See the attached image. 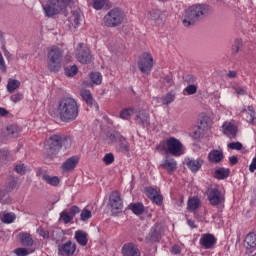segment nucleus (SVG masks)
<instances>
[{
	"label": "nucleus",
	"instance_id": "nucleus-1",
	"mask_svg": "<svg viewBox=\"0 0 256 256\" xmlns=\"http://www.w3.org/2000/svg\"><path fill=\"white\" fill-rule=\"evenodd\" d=\"M56 111L62 123H71L79 117V104L72 97H64L58 101Z\"/></svg>",
	"mask_w": 256,
	"mask_h": 256
},
{
	"label": "nucleus",
	"instance_id": "nucleus-2",
	"mask_svg": "<svg viewBox=\"0 0 256 256\" xmlns=\"http://www.w3.org/2000/svg\"><path fill=\"white\" fill-rule=\"evenodd\" d=\"M209 15V6L203 4H196L186 9L182 16V23L184 27H191L203 17Z\"/></svg>",
	"mask_w": 256,
	"mask_h": 256
},
{
	"label": "nucleus",
	"instance_id": "nucleus-3",
	"mask_svg": "<svg viewBox=\"0 0 256 256\" xmlns=\"http://www.w3.org/2000/svg\"><path fill=\"white\" fill-rule=\"evenodd\" d=\"M69 149L71 147V138L61 134H54L49 137L46 144V150L49 155H57L61 148Z\"/></svg>",
	"mask_w": 256,
	"mask_h": 256
},
{
	"label": "nucleus",
	"instance_id": "nucleus-4",
	"mask_svg": "<svg viewBox=\"0 0 256 256\" xmlns=\"http://www.w3.org/2000/svg\"><path fill=\"white\" fill-rule=\"evenodd\" d=\"M157 151L161 153H169L173 155V157H181V155H185V150L183 149V143L179 141V139L175 137H170L165 141H162L157 147Z\"/></svg>",
	"mask_w": 256,
	"mask_h": 256
},
{
	"label": "nucleus",
	"instance_id": "nucleus-5",
	"mask_svg": "<svg viewBox=\"0 0 256 256\" xmlns=\"http://www.w3.org/2000/svg\"><path fill=\"white\" fill-rule=\"evenodd\" d=\"M124 21L125 12L121 8L111 9L103 18L105 27H109L110 29H115V27L123 25Z\"/></svg>",
	"mask_w": 256,
	"mask_h": 256
},
{
	"label": "nucleus",
	"instance_id": "nucleus-6",
	"mask_svg": "<svg viewBox=\"0 0 256 256\" xmlns=\"http://www.w3.org/2000/svg\"><path fill=\"white\" fill-rule=\"evenodd\" d=\"M69 5H73V0H49V3L44 6V13L46 17H53L59 15Z\"/></svg>",
	"mask_w": 256,
	"mask_h": 256
},
{
	"label": "nucleus",
	"instance_id": "nucleus-7",
	"mask_svg": "<svg viewBox=\"0 0 256 256\" xmlns=\"http://www.w3.org/2000/svg\"><path fill=\"white\" fill-rule=\"evenodd\" d=\"M109 205L113 215H119L123 212V199H121V193L114 191L110 194Z\"/></svg>",
	"mask_w": 256,
	"mask_h": 256
},
{
	"label": "nucleus",
	"instance_id": "nucleus-8",
	"mask_svg": "<svg viewBox=\"0 0 256 256\" xmlns=\"http://www.w3.org/2000/svg\"><path fill=\"white\" fill-rule=\"evenodd\" d=\"M207 198L210 205H212V207H217V205H221V203L225 202V196L221 194V191H219V188L208 189Z\"/></svg>",
	"mask_w": 256,
	"mask_h": 256
},
{
	"label": "nucleus",
	"instance_id": "nucleus-9",
	"mask_svg": "<svg viewBox=\"0 0 256 256\" xmlns=\"http://www.w3.org/2000/svg\"><path fill=\"white\" fill-rule=\"evenodd\" d=\"M36 175L37 177L42 179V181H45V183H47L48 185H51L52 187H57V185H59V183L61 182V180H59V177L50 176L47 173V170H43L41 168H37Z\"/></svg>",
	"mask_w": 256,
	"mask_h": 256
},
{
	"label": "nucleus",
	"instance_id": "nucleus-10",
	"mask_svg": "<svg viewBox=\"0 0 256 256\" xmlns=\"http://www.w3.org/2000/svg\"><path fill=\"white\" fill-rule=\"evenodd\" d=\"M77 60L79 63H82V65H87V63H91V50L89 48L84 47L83 44H79V48L77 49Z\"/></svg>",
	"mask_w": 256,
	"mask_h": 256
},
{
	"label": "nucleus",
	"instance_id": "nucleus-11",
	"mask_svg": "<svg viewBox=\"0 0 256 256\" xmlns=\"http://www.w3.org/2000/svg\"><path fill=\"white\" fill-rule=\"evenodd\" d=\"M75 251H77V245L71 241L58 245L59 256H73Z\"/></svg>",
	"mask_w": 256,
	"mask_h": 256
},
{
	"label": "nucleus",
	"instance_id": "nucleus-12",
	"mask_svg": "<svg viewBox=\"0 0 256 256\" xmlns=\"http://www.w3.org/2000/svg\"><path fill=\"white\" fill-rule=\"evenodd\" d=\"M121 253L123 256H141V250L133 242L126 243L122 246Z\"/></svg>",
	"mask_w": 256,
	"mask_h": 256
},
{
	"label": "nucleus",
	"instance_id": "nucleus-13",
	"mask_svg": "<svg viewBox=\"0 0 256 256\" xmlns=\"http://www.w3.org/2000/svg\"><path fill=\"white\" fill-rule=\"evenodd\" d=\"M203 159L198 158V159H194V158H185L184 160V164L186 165V167H188V169H190V171L192 173H197L201 167H203Z\"/></svg>",
	"mask_w": 256,
	"mask_h": 256
},
{
	"label": "nucleus",
	"instance_id": "nucleus-14",
	"mask_svg": "<svg viewBox=\"0 0 256 256\" xmlns=\"http://www.w3.org/2000/svg\"><path fill=\"white\" fill-rule=\"evenodd\" d=\"M161 241V227L154 225L146 236V243H159Z\"/></svg>",
	"mask_w": 256,
	"mask_h": 256
},
{
	"label": "nucleus",
	"instance_id": "nucleus-15",
	"mask_svg": "<svg viewBox=\"0 0 256 256\" xmlns=\"http://www.w3.org/2000/svg\"><path fill=\"white\" fill-rule=\"evenodd\" d=\"M199 243L203 249H213L217 243V238L213 234H203Z\"/></svg>",
	"mask_w": 256,
	"mask_h": 256
},
{
	"label": "nucleus",
	"instance_id": "nucleus-16",
	"mask_svg": "<svg viewBox=\"0 0 256 256\" xmlns=\"http://www.w3.org/2000/svg\"><path fill=\"white\" fill-rule=\"evenodd\" d=\"M244 247L248 253H253L256 249V233L250 232L244 239Z\"/></svg>",
	"mask_w": 256,
	"mask_h": 256
},
{
	"label": "nucleus",
	"instance_id": "nucleus-17",
	"mask_svg": "<svg viewBox=\"0 0 256 256\" xmlns=\"http://www.w3.org/2000/svg\"><path fill=\"white\" fill-rule=\"evenodd\" d=\"M50 63H59L63 59V52L57 46H52L48 52Z\"/></svg>",
	"mask_w": 256,
	"mask_h": 256
},
{
	"label": "nucleus",
	"instance_id": "nucleus-18",
	"mask_svg": "<svg viewBox=\"0 0 256 256\" xmlns=\"http://www.w3.org/2000/svg\"><path fill=\"white\" fill-rule=\"evenodd\" d=\"M222 132L224 135H227L229 139H235L237 137V126L232 122H224Z\"/></svg>",
	"mask_w": 256,
	"mask_h": 256
},
{
	"label": "nucleus",
	"instance_id": "nucleus-19",
	"mask_svg": "<svg viewBox=\"0 0 256 256\" xmlns=\"http://www.w3.org/2000/svg\"><path fill=\"white\" fill-rule=\"evenodd\" d=\"M137 125H142V127H149L151 122L149 120V113H146L145 110H140L135 117Z\"/></svg>",
	"mask_w": 256,
	"mask_h": 256
},
{
	"label": "nucleus",
	"instance_id": "nucleus-20",
	"mask_svg": "<svg viewBox=\"0 0 256 256\" xmlns=\"http://www.w3.org/2000/svg\"><path fill=\"white\" fill-rule=\"evenodd\" d=\"M80 95L83 101H85V103L88 105V107H96V109H99V105L97 104V102H95V99H93L91 91L83 89L81 90Z\"/></svg>",
	"mask_w": 256,
	"mask_h": 256
},
{
	"label": "nucleus",
	"instance_id": "nucleus-21",
	"mask_svg": "<svg viewBox=\"0 0 256 256\" xmlns=\"http://www.w3.org/2000/svg\"><path fill=\"white\" fill-rule=\"evenodd\" d=\"M79 164V157L77 156H72L68 158L62 165V171L64 173H68V171H73L75 167Z\"/></svg>",
	"mask_w": 256,
	"mask_h": 256
},
{
	"label": "nucleus",
	"instance_id": "nucleus-22",
	"mask_svg": "<svg viewBox=\"0 0 256 256\" xmlns=\"http://www.w3.org/2000/svg\"><path fill=\"white\" fill-rule=\"evenodd\" d=\"M163 169H166L169 174L177 171V160L172 157L167 156L162 162Z\"/></svg>",
	"mask_w": 256,
	"mask_h": 256
},
{
	"label": "nucleus",
	"instance_id": "nucleus-23",
	"mask_svg": "<svg viewBox=\"0 0 256 256\" xmlns=\"http://www.w3.org/2000/svg\"><path fill=\"white\" fill-rule=\"evenodd\" d=\"M225 159L223 150H211L208 154V161L210 163H221Z\"/></svg>",
	"mask_w": 256,
	"mask_h": 256
},
{
	"label": "nucleus",
	"instance_id": "nucleus-24",
	"mask_svg": "<svg viewBox=\"0 0 256 256\" xmlns=\"http://www.w3.org/2000/svg\"><path fill=\"white\" fill-rule=\"evenodd\" d=\"M231 175V170L225 167L216 168L213 174L214 179H218V181H223V179H227Z\"/></svg>",
	"mask_w": 256,
	"mask_h": 256
},
{
	"label": "nucleus",
	"instance_id": "nucleus-25",
	"mask_svg": "<svg viewBox=\"0 0 256 256\" xmlns=\"http://www.w3.org/2000/svg\"><path fill=\"white\" fill-rule=\"evenodd\" d=\"M19 239L24 247H33V238L31 237V234L27 232H21L19 234Z\"/></svg>",
	"mask_w": 256,
	"mask_h": 256
},
{
	"label": "nucleus",
	"instance_id": "nucleus-26",
	"mask_svg": "<svg viewBox=\"0 0 256 256\" xmlns=\"http://www.w3.org/2000/svg\"><path fill=\"white\" fill-rule=\"evenodd\" d=\"M75 239L77 243H79V245H81L82 247H85V245H87L88 243L87 233L83 230H77L75 232Z\"/></svg>",
	"mask_w": 256,
	"mask_h": 256
},
{
	"label": "nucleus",
	"instance_id": "nucleus-27",
	"mask_svg": "<svg viewBox=\"0 0 256 256\" xmlns=\"http://www.w3.org/2000/svg\"><path fill=\"white\" fill-rule=\"evenodd\" d=\"M128 209H130L134 215H143L145 206L143 203H131L129 204Z\"/></svg>",
	"mask_w": 256,
	"mask_h": 256
},
{
	"label": "nucleus",
	"instance_id": "nucleus-28",
	"mask_svg": "<svg viewBox=\"0 0 256 256\" xmlns=\"http://www.w3.org/2000/svg\"><path fill=\"white\" fill-rule=\"evenodd\" d=\"M201 206V200L197 197H190L187 202V208L189 211H197Z\"/></svg>",
	"mask_w": 256,
	"mask_h": 256
},
{
	"label": "nucleus",
	"instance_id": "nucleus-29",
	"mask_svg": "<svg viewBox=\"0 0 256 256\" xmlns=\"http://www.w3.org/2000/svg\"><path fill=\"white\" fill-rule=\"evenodd\" d=\"M92 7L96 11H101V9L111 7V5L109 4V0H92Z\"/></svg>",
	"mask_w": 256,
	"mask_h": 256
},
{
	"label": "nucleus",
	"instance_id": "nucleus-30",
	"mask_svg": "<svg viewBox=\"0 0 256 256\" xmlns=\"http://www.w3.org/2000/svg\"><path fill=\"white\" fill-rule=\"evenodd\" d=\"M153 55L149 52H144L139 59V65H153Z\"/></svg>",
	"mask_w": 256,
	"mask_h": 256
},
{
	"label": "nucleus",
	"instance_id": "nucleus-31",
	"mask_svg": "<svg viewBox=\"0 0 256 256\" xmlns=\"http://www.w3.org/2000/svg\"><path fill=\"white\" fill-rule=\"evenodd\" d=\"M135 113V108H125L120 112L119 116L120 119H124V121H129V119H131V116L135 115Z\"/></svg>",
	"mask_w": 256,
	"mask_h": 256
},
{
	"label": "nucleus",
	"instance_id": "nucleus-32",
	"mask_svg": "<svg viewBox=\"0 0 256 256\" xmlns=\"http://www.w3.org/2000/svg\"><path fill=\"white\" fill-rule=\"evenodd\" d=\"M17 216L13 212H7L2 215L1 221L6 225H10V223H14Z\"/></svg>",
	"mask_w": 256,
	"mask_h": 256
},
{
	"label": "nucleus",
	"instance_id": "nucleus-33",
	"mask_svg": "<svg viewBox=\"0 0 256 256\" xmlns=\"http://www.w3.org/2000/svg\"><path fill=\"white\" fill-rule=\"evenodd\" d=\"M89 78L94 85H101L103 83V75L100 72H90Z\"/></svg>",
	"mask_w": 256,
	"mask_h": 256
},
{
	"label": "nucleus",
	"instance_id": "nucleus-34",
	"mask_svg": "<svg viewBox=\"0 0 256 256\" xmlns=\"http://www.w3.org/2000/svg\"><path fill=\"white\" fill-rule=\"evenodd\" d=\"M64 73L66 77H75L79 73V68H77V65H68L64 68Z\"/></svg>",
	"mask_w": 256,
	"mask_h": 256
},
{
	"label": "nucleus",
	"instance_id": "nucleus-35",
	"mask_svg": "<svg viewBox=\"0 0 256 256\" xmlns=\"http://www.w3.org/2000/svg\"><path fill=\"white\" fill-rule=\"evenodd\" d=\"M21 87V82L19 80H9L7 84V91L8 93H13L15 90L19 89Z\"/></svg>",
	"mask_w": 256,
	"mask_h": 256
},
{
	"label": "nucleus",
	"instance_id": "nucleus-36",
	"mask_svg": "<svg viewBox=\"0 0 256 256\" xmlns=\"http://www.w3.org/2000/svg\"><path fill=\"white\" fill-rule=\"evenodd\" d=\"M175 101V93L169 92L166 95L161 97V102L163 105H171Z\"/></svg>",
	"mask_w": 256,
	"mask_h": 256
},
{
	"label": "nucleus",
	"instance_id": "nucleus-37",
	"mask_svg": "<svg viewBox=\"0 0 256 256\" xmlns=\"http://www.w3.org/2000/svg\"><path fill=\"white\" fill-rule=\"evenodd\" d=\"M7 133L9 137H19V133H21V130L17 125H9L7 127Z\"/></svg>",
	"mask_w": 256,
	"mask_h": 256
},
{
	"label": "nucleus",
	"instance_id": "nucleus-38",
	"mask_svg": "<svg viewBox=\"0 0 256 256\" xmlns=\"http://www.w3.org/2000/svg\"><path fill=\"white\" fill-rule=\"evenodd\" d=\"M122 135L119 132H111L108 134L109 143H119V140L122 139Z\"/></svg>",
	"mask_w": 256,
	"mask_h": 256
},
{
	"label": "nucleus",
	"instance_id": "nucleus-39",
	"mask_svg": "<svg viewBox=\"0 0 256 256\" xmlns=\"http://www.w3.org/2000/svg\"><path fill=\"white\" fill-rule=\"evenodd\" d=\"M204 133H205V129H203V127L196 126L194 127V130L192 132V137H194V139H201Z\"/></svg>",
	"mask_w": 256,
	"mask_h": 256
},
{
	"label": "nucleus",
	"instance_id": "nucleus-40",
	"mask_svg": "<svg viewBox=\"0 0 256 256\" xmlns=\"http://www.w3.org/2000/svg\"><path fill=\"white\" fill-rule=\"evenodd\" d=\"M91 217H93L91 210H89L87 208L82 210V212L80 214L81 221H89V219H91Z\"/></svg>",
	"mask_w": 256,
	"mask_h": 256
},
{
	"label": "nucleus",
	"instance_id": "nucleus-41",
	"mask_svg": "<svg viewBox=\"0 0 256 256\" xmlns=\"http://www.w3.org/2000/svg\"><path fill=\"white\" fill-rule=\"evenodd\" d=\"M242 47H243V40L236 39L234 41V44L232 45V52L239 53V51H241Z\"/></svg>",
	"mask_w": 256,
	"mask_h": 256
},
{
	"label": "nucleus",
	"instance_id": "nucleus-42",
	"mask_svg": "<svg viewBox=\"0 0 256 256\" xmlns=\"http://www.w3.org/2000/svg\"><path fill=\"white\" fill-rule=\"evenodd\" d=\"M120 151H129V143L125 139V137L122 136V138L119 139L118 141Z\"/></svg>",
	"mask_w": 256,
	"mask_h": 256
},
{
	"label": "nucleus",
	"instance_id": "nucleus-43",
	"mask_svg": "<svg viewBox=\"0 0 256 256\" xmlns=\"http://www.w3.org/2000/svg\"><path fill=\"white\" fill-rule=\"evenodd\" d=\"M103 162L105 163V165H112V163H115V156L113 155V153L105 154V156L103 157Z\"/></svg>",
	"mask_w": 256,
	"mask_h": 256
},
{
	"label": "nucleus",
	"instance_id": "nucleus-44",
	"mask_svg": "<svg viewBox=\"0 0 256 256\" xmlns=\"http://www.w3.org/2000/svg\"><path fill=\"white\" fill-rule=\"evenodd\" d=\"M145 192H146V195L149 199H152V198H154L155 196H157L159 194L157 192V189H155L153 187H146Z\"/></svg>",
	"mask_w": 256,
	"mask_h": 256
},
{
	"label": "nucleus",
	"instance_id": "nucleus-45",
	"mask_svg": "<svg viewBox=\"0 0 256 256\" xmlns=\"http://www.w3.org/2000/svg\"><path fill=\"white\" fill-rule=\"evenodd\" d=\"M60 219L63 220V223L67 224V223H71L72 219H74V218L72 217V215L70 213L63 211L60 214Z\"/></svg>",
	"mask_w": 256,
	"mask_h": 256
},
{
	"label": "nucleus",
	"instance_id": "nucleus-46",
	"mask_svg": "<svg viewBox=\"0 0 256 256\" xmlns=\"http://www.w3.org/2000/svg\"><path fill=\"white\" fill-rule=\"evenodd\" d=\"M70 19L74 27H79V25L81 24V15H79V13H73Z\"/></svg>",
	"mask_w": 256,
	"mask_h": 256
},
{
	"label": "nucleus",
	"instance_id": "nucleus-47",
	"mask_svg": "<svg viewBox=\"0 0 256 256\" xmlns=\"http://www.w3.org/2000/svg\"><path fill=\"white\" fill-rule=\"evenodd\" d=\"M228 149L233 151H241L243 149V144L241 142H232L228 144Z\"/></svg>",
	"mask_w": 256,
	"mask_h": 256
},
{
	"label": "nucleus",
	"instance_id": "nucleus-48",
	"mask_svg": "<svg viewBox=\"0 0 256 256\" xmlns=\"http://www.w3.org/2000/svg\"><path fill=\"white\" fill-rule=\"evenodd\" d=\"M23 97V93L17 92L10 97V101H12V103H19V101H23Z\"/></svg>",
	"mask_w": 256,
	"mask_h": 256
},
{
	"label": "nucleus",
	"instance_id": "nucleus-49",
	"mask_svg": "<svg viewBox=\"0 0 256 256\" xmlns=\"http://www.w3.org/2000/svg\"><path fill=\"white\" fill-rule=\"evenodd\" d=\"M14 253L17 256H27L29 255V250H27V248H16Z\"/></svg>",
	"mask_w": 256,
	"mask_h": 256
},
{
	"label": "nucleus",
	"instance_id": "nucleus-50",
	"mask_svg": "<svg viewBox=\"0 0 256 256\" xmlns=\"http://www.w3.org/2000/svg\"><path fill=\"white\" fill-rule=\"evenodd\" d=\"M15 187H17V180H11L6 185V188H5L6 193L13 191V189H15Z\"/></svg>",
	"mask_w": 256,
	"mask_h": 256
},
{
	"label": "nucleus",
	"instance_id": "nucleus-51",
	"mask_svg": "<svg viewBox=\"0 0 256 256\" xmlns=\"http://www.w3.org/2000/svg\"><path fill=\"white\" fill-rule=\"evenodd\" d=\"M185 91L188 95H195L197 93V86L190 84L185 88Z\"/></svg>",
	"mask_w": 256,
	"mask_h": 256
},
{
	"label": "nucleus",
	"instance_id": "nucleus-52",
	"mask_svg": "<svg viewBox=\"0 0 256 256\" xmlns=\"http://www.w3.org/2000/svg\"><path fill=\"white\" fill-rule=\"evenodd\" d=\"M150 199L156 205H163V196H161V194H158L157 196H154L153 198Z\"/></svg>",
	"mask_w": 256,
	"mask_h": 256
},
{
	"label": "nucleus",
	"instance_id": "nucleus-53",
	"mask_svg": "<svg viewBox=\"0 0 256 256\" xmlns=\"http://www.w3.org/2000/svg\"><path fill=\"white\" fill-rule=\"evenodd\" d=\"M151 65H140L139 69L141 73H145L146 75H149L151 73Z\"/></svg>",
	"mask_w": 256,
	"mask_h": 256
},
{
	"label": "nucleus",
	"instance_id": "nucleus-54",
	"mask_svg": "<svg viewBox=\"0 0 256 256\" xmlns=\"http://www.w3.org/2000/svg\"><path fill=\"white\" fill-rule=\"evenodd\" d=\"M78 213H81V209L79 208V206H72L71 208H70V212H69V214L73 217V218H75V215H78Z\"/></svg>",
	"mask_w": 256,
	"mask_h": 256
},
{
	"label": "nucleus",
	"instance_id": "nucleus-55",
	"mask_svg": "<svg viewBox=\"0 0 256 256\" xmlns=\"http://www.w3.org/2000/svg\"><path fill=\"white\" fill-rule=\"evenodd\" d=\"M16 173H19L20 175H25V164H18L15 166Z\"/></svg>",
	"mask_w": 256,
	"mask_h": 256
},
{
	"label": "nucleus",
	"instance_id": "nucleus-56",
	"mask_svg": "<svg viewBox=\"0 0 256 256\" xmlns=\"http://www.w3.org/2000/svg\"><path fill=\"white\" fill-rule=\"evenodd\" d=\"M48 69L52 73H57V72L61 71V65H49Z\"/></svg>",
	"mask_w": 256,
	"mask_h": 256
},
{
	"label": "nucleus",
	"instance_id": "nucleus-57",
	"mask_svg": "<svg viewBox=\"0 0 256 256\" xmlns=\"http://www.w3.org/2000/svg\"><path fill=\"white\" fill-rule=\"evenodd\" d=\"M2 51L4 53V57H6V59H8V61H10V59H12V55H11V52H9V50H7V46H2Z\"/></svg>",
	"mask_w": 256,
	"mask_h": 256
},
{
	"label": "nucleus",
	"instance_id": "nucleus-58",
	"mask_svg": "<svg viewBox=\"0 0 256 256\" xmlns=\"http://www.w3.org/2000/svg\"><path fill=\"white\" fill-rule=\"evenodd\" d=\"M164 83H165L166 87H172L173 86V78H171V76H166L164 78Z\"/></svg>",
	"mask_w": 256,
	"mask_h": 256
},
{
	"label": "nucleus",
	"instance_id": "nucleus-59",
	"mask_svg": "<svg viewBox=\"0 0 256 256\" xmlns=\"http://www.w3.org/2000/svg\"><path fill=\"white\" fill-rule=\"evenodd\" d=\"M39 235H40V237H43V239H49V231H47L43 228H41L39 230Z\"/></svg>",
	"mask_w": 256,
	"mask_h": 256
},
{
	"label": "nucleus",
	"instance_id": "nucleus-60",
	"mask_svg": "<svg viewBox=\"0 0 256 256\" xmlns=\"http://www.w3.org/2000/svg\"><path fill=\"white\" fill-rule=\"evenodd\" d=\"M234 91L237 93V95H247V90L242 87H236L234 88Z\"/></svg>",
	"mask_w": 256,
	"mask_h": 256
},
{
	"label": "nucleus",
	"instance_id": "nucleus-61",
	"mask_svg": "<svg viewBox=\"0 0 256 256\" xmlns=\"http://www.w3.org/2000/svg\"><path fill=\"white\" fill-rule=\"evenodd\" d=\"M256 170V158H253L250 166H249V171L250 173H255Z\"/></svg>",
	"mask_w": 256,
	"mask_h": 256
},
{
	"label": "nucleus",
	"instance_id": "nucleus-62",
	"mask_svg": "<svg viewBox=\"0 0 256 256\" xmlns=\"http://www.w3.org/2000/svg\"><path fill=\"white\" fill-rule=\"evenodd\" d=\"M172 253L174 255H179L181 253V247H179V245H174L172 247Z\"/></svg>",
	"mask_w": 256,
	"mask_h": 256
},
{
	"label": "nucleus",
	"instance_id": "nucleus-63",
	"mask_svg": "<svg viewBox=\"0 0 256 256\" xmlns=\"http://www.w3.org/2000/svg\"><path fill=\"white\" fill-rule=\"evenodd\" d=\"M229 163H230L231 165H237V163H239V159L237 158V156H231V157L229 158Z\"/></svg>",
	"mask_w": 256,
	"mask_h": 256
},
{
	"label": "nucleus",
	"instance_id": "nucleus-64",
	"mask_svg": "<svg viewBox=\"0 0 256 256\" xmlns=\"http://www.w3.org/2000/svg\"><path fill=\"white\" fill-rule=\"evenodd\" d=\"M185 81H187V83H195L196 79L193 75H187Z\"/></svg>",
	"mask_w": 256,
	"mask_h": 256
}]
</instances>
